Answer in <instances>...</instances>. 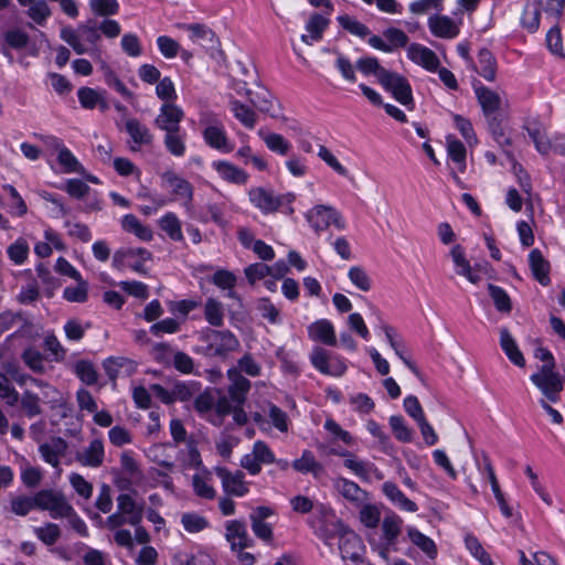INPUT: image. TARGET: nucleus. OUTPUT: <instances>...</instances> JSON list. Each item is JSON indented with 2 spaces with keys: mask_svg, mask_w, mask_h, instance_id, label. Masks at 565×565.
Listing matches in <instances>:
<instances>
[{
  "mask_svg": "<svg viewBox=\"0 0 565 565\" xmlns=\"http://www.w3.org/2000/svg\"><path fill=\"white\" fill-rule=\"evenodd\" d=\"M227 379L231 382L227 394L220 391L218 418L232 415L234 424H247L244 405L252 387L250 381L243 376L237 367L227 370Z\"/></svg>",
  "mask_w": 565,
  "mask_h": 565,
  "instance_id": "f257e3e1",
  "label": "nucleus"
},
{
  "mask_svg": "<svg viewBox=\"0 0 565 565\" xmlns=\"http://www.w3.org/2000/svg\"><path fill=\"white\" fill-rule=\"evenodd\" d=\"M248 198L263 214H271L279 210L289 215L294 213L291 204L296 196L291 192L276 195L273 191L257 186L249 190Z\"/></svg>",
  "mask_w": 565,
  "mask_h": 565,
  "instance_id": "f03ea898",
  "label": "nucleus"
},
{
  "mask_svg": "<svg viewBox=\"0 0 565 565\" xmlns=\"http://www.w3.org/2000/svg\"><path fill=\"white\" fill-rule=\"evenodd\" d=\"M117 512L106 519L109 530L119 529L128 523L137 526L141 523L145 513V502L138 503L130 494L121 493L117 497Z\"/></svg>",
  "mask_w": 565,
  "mask_h": 565,
  "instance_id": "7ed1b4c3",
  "label": "nucleus"
},
{
  "mask_svg": "<svg viewBox=\"0 0 565 565\" xmlns=\"http://www.w3.org/2000/svg\"><path fill=\"white\" fill-rule=\"evenodd\" d=\"M203 126L202 138L207 147L222 153H230L234 150L225 127L221 119L214 114H206L200 119Z\"/></svg>",
  "mask_w": 565,
  "mask_h": 565,
  "instance_id": "20e7f679",
  "label": "nucleus"
},
{
  "mask_svg": "<svg viewBox=\"0 0 565 565\" xmlns=\"http://www.w3.org/2000/svg\"><path fill=\"white\" fill-rule=\"evenodd\" d=\"M206 354L211 356H226L239 348V341L230 330L209 329L204 335Z\"/></svg>",
  "mask_w": 565,
  "mask_h": 565,
  "instance_id": "39448f33",
  "label": "nucleus"
},
{
  "mask_svg": "<svg viewBox=\"0 0 565 565\" xmlns=\"http://www.w3.org/2000/svg\"><path fill=\"white\" fill-rule=\"evenodd\" d=\"M530 379L548 401L554 403L559 398L563 381L561 375L554 372L552 364L542 365L540 371L532 374Z\"/></svg>",
  "mask_w": 565,
  "mask_h": 565,
  "instance_id": "423d86ee",
  "label": "nucleus"
},
{
  "mask_svg": "<svg viewBox=\"0 0 565 565\" xmlns=\"http://www.w3.org/2000/svg\"><path fill=\"white\" fill-rule=\"evenodd\" d=\"M33 498L35 508L49 511L53 519L62 518L63 514H70L72 510V505L62 492L45 489L38 491Z\"/></svg>",
  "mask_w": 565,
  "mask_h": 565,
  "instance_id": "0eeeda50",
  "label": "nucleus"
},
{
  "mask_svg": "<svg viewBox=\"0 0 565 565\" xmlns=\"http://www.w3.org/2000/svg\"><path fill=\"white\" fill-rule=\"evenodd\" d=\"M310 361L315 369L326 375L341 376L347 371V365L341 359L320 347L313 349Z\"/></svg>",
  "mask_w": 565,
  "mask_h": 565,
  "instance_id": "6e6552de",
  "label": "nucleus"
},
{
  "mask_svg": "<svg viewBox=\"0 0 565 565\" xmlns=\"http://www.w3.org/2000/svg\"><path fill=\"white\" fill-rule=\"evenodd\" d=\"M180 28L190 32V39L193 42H198L211 56L215 53H222L221 43L215 32L205 24L202 23H190L180 24Z\"/></svg>",
  "mask_w": 565,
  "mask_h": 565,
  "instance_id": "1a4fd4ad",
  "label": "nucleus"
},
{
  "mask_svg": "<svg viewBox=\"0 0 565 565\" xmlns=\"http://www.w3.org/2000/svg\"><path fill=\"white\" fill-rule=\"evenodd\" d=\"M381 85L385 90L390 92L399 104L404 106L414 104L412 86L403 75L391 71L390 76H387Z\"/></svg>",
  "mask_w": 565,
  "mask_h": 565,
  "instance_id": "9d476101",
  "label": "nucleus"
},
{
  "mask_svg": "<svg viewBox=\"0 0 565 565\" xmlns=\"http://www.w3.org/2000/svg\"><path fill=\"white\" fill-rule=\"evenodd\" d=\"M79 407L77 420H83L84 413L93 416L94 424H111V415L107 411H99L93 395L86 388H79L76 393Z\"/></svg>",
  "mask_w": 565,
  "mask_h": 565,
  "instance_id": "9b49d317",
  "label": "nucleus"
},
{
  "mask_svg": "<svg viewBox=\"0 0 565 565\" xmlns=\"http://www.w3.org/2000/svg\"><path fill=\"white\" fill-rule=\"evenodd\" d=\"M184 117L182 108L174 103H163L159 115L154 118V125L164 132H178Z\"/></svg>",
  "mask_w": 565,
  "mask_h": 565,
  "instance_id": "f8f14e48",
  "label": "nucleus"
},
{
  "mask_svg": "<svg viewBox=\"0 0 565 565\" xmlns=\"http://www.w3.org/2000/svg\"><path fill=\"white\" fill-rule=\"evenodd\" d=\"M220 390L206 388L194 398L193 407L203 419H210L215 414L218 417Z\"/></svg>",
  "mask_w": 565,
  "mask_h": 565,
  "instance_id": "ddd939ff",
  "label": "nucleus"
},
{
  "mask_svg": "<svg viewBox=\"0 0 565 565\" xmlns=\"http://www.w3.org/2000/svg\"><path fill=\"white\" fill-rule=\"evenodd\" d=\"M407 57L428 72H436L440 65L437 54L419 43H412L407 47Z\"/></svg>",
  "mask_w": 565,
  "mask_h": 565,
  "instance_id": "4468645a",
  "label": "nucleus"
},
{
  "mask_svg": "<svg viewBox=\"0 0 565 565\" xmlns=\"http://www.w3.org/2000/svg\"><path fill=\"white\" fill-rule=\"evenodd\" d=\"M473 89L484 117L501 114V97L497 92L481 83L475 84Z\"/></svg>",
  "mask_w": 565,
  "mask_h": 565,
  "instance_id": "2eb2a0df",
  "label": "nucleus"
},
{
  "mask_svg": "<svg viewBox=\"0 0 565 565\" xmlns=\"http://www.w3.org/2000/svg\"><path fill=\"white\" fill-rule=\"evenodd\" d=\"M225 537L232 550H244L252 546L253 540L248 536L245 523L238 520L228 521Z\"/></svg>",
  "mask_w": 565,
  "mask_h": 565,
  "instance_id": "dca6fc26",
  "label": "nucleus"
},
{
  "mask_svg": "<svg viewBox=\"0 0 565 565\" xmlns=\"http://www.w3.org/2000/svg\"><path fill=\"white\" fill-rule=\"evenodd\" d=\"M126 132L130 136L132 142L136 146H131L130 149L136 151L141 146H150L153 142V135L150 129L140 122L136 118L127 119L125 122Z\"/></svg>",
  "mask_w": 565,
  "mask_h": 565,
  "instance_id": "f3484780",
  "label": "nucleus"
},
{
  "mask_svg": "<svg viewBox=\"0 0 565 565\" xmlns=\"http://www.w3.org/2000/svg\"><path fill=\"white\" fill-rule=\"evenodd\" d=\"M308 335L315 342L333 347L337 337L333 324L328 319H319L308 327Z\"/></svg>",
  "mask_w": 565,
  "mask_h": 565,
  "instance_id": "a211bd4d",
  "label": "nucleus"
},
{
  "mask_svg": "<svg viewBox=\"0 0 565 565\" xmlns=\"http://www.w3.org/2000/svg\"><path fill=\"white\" fill-rule=\"evenodd\" d=\"M217 476L222 479L224 491L230 495L243 497L248 492V488L244 482V473L236 471L232 473L222 468L217 470Z\"/></svg>",
  "mask_w": 565,
  "mask_h": 565,
  "instance_id": "6ab92c4d",
  "label": "nucleus"
},
{
  "mask_svg": "<svg viewBox=\"0 0 565 565\" xmlns=\"http://www.w3.org/2000/svg\"><path fill=\"white\" fill-rule=\"evenodd\" d=\"M529 265L535 280H537L542 286H548L551 284V264L544 258L539 248H534L530 252Z\"/></svg>",
  "mask_w": 565,
  "mask_h": 565,
  "instance_id": "aec40b11",
  "label": "nucleus"
},
{
  "mask_svg": "<svg viewBox=\"0 0 565 565\" xmlns=\"http://www.w3.org/2000/svg\"><path fill=\"white\" fill-rule=\"evenodd\" d=\"M212 167L228 183L243 185L248 181V173L228 161H213Z\"/></svg>",
  "mask_w": 565,
  "mask_h": 565,
  "instance_id": "412c9836",
  "label": "nucleus"
},
{
  "mask_svg": "<svg viewBox=\"0 0 565 565\" xmlns=\"http://www.w3.org/2000/svg\"><path fill=\"white\" fill-rule=\"evenodd\" d=\"M428 28L433 35L441 39H454L459 34L458 26L447 15L435 14L429 17Z\"/></svg>",
  "mask_w": 565,
  "mask_h": 565,
  "instance_id": "4be33fe9",
  "label": "nucleus"
},
{
  "mask_svg": "<svg viewBox=\"0 0 565 565\" xmlns=\"http://www.w3.org/2000/svg\"><path fill=\"white\" fill-rule=\"evenodd\" d=\"M66 441L61 437H53L50 441L40 445L39 451L43 460L53 467H57L60 458L65 455Z\"/></svg>",
  "mask_w": 565,
  "mask_h": 565,
  "instance_id": "5701e85b",
  "label": "nucleus"
},
{
  "mask_svg": "<svg viewBox=\"0 0 565 565\" xmlns=\"http://www.w3.org/2000/svg\"><path fill=\"white\" fill-rule=\"evenodd\" d=\"M162 180L164 183L171 188L172 193L180 199L186 200V202H191L193 198V186L192 184L175 174L173 171H167L162 174Z\"/></svg>",
  "mask_w": 565,
  "mask_h": 565,
  "instance_id": "b1692460",
  "label": "nucleus"
},
{
  "mask_svg": "<svg viewBox=\"0 0 565 565\" xmlns=\"http://www.w3.org/2000/svg\"><path fill=\"white\" fill-rule=\"evenodd\" d=\"M3 41L4 44L0 51L6 57L12 61V54L9 49L22 50L26 47L30 42V36L20 29H10L3 33Z\"/></svg>",
  "mask_w": 565,
  "mask_h": 565,
  "instance_id": "393cba45",
  "label": "nucleus"
},
{
  "mask_svg": "<svg viewBox=\"0 0 565 565\" xmlns=\"http://www.w3.org/2000/svg\"><path fill=\"white\" fill-rule=\"evenodd\" d=\"M329 19L322 17L319 13H313L306 23V31L309 34H302L300 38L301 41L308 45L320 41L323 36V32L329 25Z\"/></svg>",
  "mask_w": 565,
  "mask_h": 565,
  "instance_id": "a878e982",
  "label": "nucleus"
},
{
  "mask_svg": "<svg viewBox=\"0 0 565 565\" xmlns=\"http://www.w3.org/2000/svg\"><path fill=\"white\" fill-rule=\"evenodd\" d=\"M291 467L300 473H311L315 478H319L324 472L322 463L308 449L302 451L300 458L292 461Z\"/></svg>",
  "mask_w": 565,
  "mask_h": 565,
  "instance_id": "bb28decb",
  "label": "nucleus"
},
{
  "mask_svg": "<svg viewBox=\"0 0 565 565\" xmlns=\"http://www.w3.org/2000/svg\"><path fill=\"white\" fill-rule=\"evenodd\" d=\"M500 345L514 365L520 367L525 365V359L508 328H501L500 330Z\"/></svg>",
  "mask_w": 565,
  "mask_h": 565,
  "instance_id": "cd10ccee",
  "label": "nucleus"
},
{
  "mask_svg": "<svg viewBox=\"0 0 565 565\" xmlns=\"http://www.w3.org/2000/svg\"><path fill=\"white\" fill-rule=\"evenodd\" d=\"M488 130L491 134L493 140L504 150V152L512 158L510 151L505 148L511 146V138L507 136L505 129L502 125L503 117L501 114L486 117Z\"/></svg>",
  "mask_w": 565,
  "mask_h": 565,
  "instance_id": "c85d7f7f",
  "label": "nucleus"
},
{
  "mask_svg": "<svg viewBox=\"0 0 565 565\" xmlns=\"http://www.w3.org/2000/svg\"><path fill=\"white\" fill-rule=\"evenodd\" d=\"M483 463H484V469L487 471V475H488V479H489V482L491 484V489H492V492L498 501V504L500 507V510L502 512V514L505 516V518H510L512 516V510L511 508L509 507V504L507 503L505 501V498L500 489V486H499V482H498V479H497V476L494 473V469H493V466L490 461V458L488 455H483Z\"/></svg>",
  "mask_w": 565,
  "mask_h": 565,
  "instance_id": "c756f323",
  "label": "nucleus"
},
{
  "mask_svg": "<svg viewBox=\"0 0 565 565\" xmlns=\"http://www.w3.org/2000/svg\"><path fill=\"white\" fill-rule=\"evenodd\" d=\"M382 489L384 494L399 509L408 512H416L418 510L417 504L408 499L394 482H384Z\"/></svg>",
  "mask_w": 565,
  "mask_h": 565,
  "instance_id": "7c9ffc66",
  "label": "nucleus"
},
{
  "mask_svg": "<svg viewBox=\"0 0 565 565\" xmlns=\"http://www.w3.org/2000/svg\"><path fill=\"white\" fill-rule=\"evenodd\" d=\"M479 68L475 71L488 82H493L497 75V61L490 50L483 47L478 53Z\"/></svg>",
  "mask_w": 565,
  "mask_h": 565,
  "instance_id": "2f4dec72",
  "label": "nucleus"
},
{
  "mask_svg": "<svg viewBox=\"0 0 565 565\" xmlns=\"http://www.w3.org/2000/svg\"><path fill=\"white\" fill-rule=\"evenodd\" d=\"M356 68L364 75H375L380 84L384 82V79L390 76L388 70L384 68L379 60L374 56H364L360 57L356 61Z\"/></svg>",
  "mask_w": 565,
  "mask_h": 565,
  "instance_id": "473e14b6",
  "label": "nucleus"
},
{
  "mask_svg": "<svg viewBox=\"0 0 565 565\" xmlns=\"http://www.w3.org/2000/svg\"><path fill=\"white\" fill-rule=\"evenodd\" d=\"M245 95L248 97L250 104L262 113L269 114L270 117L276 118L277 115L271 113L273 97L268 89L259 87V90L253 92L246 88Z\"/></svg>",
  "mask_w": 565,
  "mask_h": 565,
  "instance_id": "72a5a7b5",
  "label": "nucleus"
},
{
  "mask_svg": "<svg viewBox=\"0 0 565 565\" xmlns=\"http://www.w3.org/2000/svg\"><path fill=\"white\" fill-rule=\"evenodd\" d=\"M331 211H333L331 206L317 205L308 212L307 220L317 233L324 231L331 225Z\"/></svg>",
  "mask_w": 565,
  "mask_h": 565,
  "instance_id": "f704fd0d",
  "label": "nucleus"
},
{
  "mask_svg": "<svg viewBox=\"0 0 565 565\" xmlns=\"http://www.w3.org/2000/svg\"><path fill=\"white\" fill-rule=\"evenodd\" d=\"M77 459L84 466L99 467L104 461V445L102 440H92L83 454L78 455Z\"/></svg>",
  "mask_w": 565,
  "mask_h": 565,
  "instance_id": "c9c22d12",
  "label": "nucleus"
},
{
  "mask_svg": "<svg viewBox=\"0 0 565 565\" xmlns=\"http://www.w3.org/2000/svg\"><path fill=\"white\" fill-rule=\"evenodd\" d=\"M230 109L234 117L247 129H253L257 121L256 113L237 99L230 100Z\"/></svg>",
  "mask_w": 565,
  "mask_h": 565,
  "instance_id": "e433bc0d",
  "label": "nucleus"
},
{
  "mask_svg": "<svg viewBox=\"0 0 565 565\" xmlns=\"http://www.w3.org/2000/svg\"><path fill=\"white\" fill-rule=\"evenodd\" d=\"M407 534L411 542L425 553L428 558L435 559L437 557V546L430 537L415 527H409Z\"/></svg>",
  "mask_w": 565,
  "mask_h": 565,
  "instance_id": "4c0bfd02",
  "label": "nucleus"
},
{
  "mask_svg": "<svg viewBox=\"0 0 565 565\" xmlns=\"http://www.w3.org/2000/svg\"><path fill=\"white\" fill-rule=\"evenodd\" d=\"M446 142L448 157L458 164L460 172H465L467 158V150L465 145L451 135L446 137Z\"/></svg>",
  "mask_w": 565,
  "mask_h": 565,
  "instance_id": "58836bf2",
  "label": "nucleus"
},
{
  "mask_svg": "<svg viewBox=\"0 0 565 565\" xmlns=\"http://www.w3.org/2000/svg\"><path fill=\"white\" fill-rule=\"evenodd\" d=\"M334 488L347 500L352 502H361L366 494L358 483L345 478H338L334 480Z\"/></svg>",
  "mask_w": 565,
  "mask_h": 565,
  "instance_id": "ea45409f",
  "label": "nucleus"
},
{
  "mask_svg": "<svg viewBox=\"0 0 565 565\" xmlns=\"http://www.w3.org/2000/svg\"><path fill=\"white\" fill-rule=\"evenodd\" d=\"M121 227L126 232L134 233L141 241L149 242L152 239V231L149 227L143 226L134 214H126L122 217Z\"/></svg>",
  "mask_w": 565,
  "mask_h": 565,
  "instance_id": "a19ab883",
  "label": "nucleus"
},
{
  "mask_svg": "<svg viewBox=\"0 0 565 565\" xmlns=\"http://www.w3.org/2000/svg\"><path fill=\"white\" fill-rule=\"evenodd\" d=\"M200 391V383L195 381H175L171 388L173 403L175 401L188 402Z\"/></svg>",
  "mask_w": 565,
  "mask_h": 565,
  "instance_id": "79ce46f5",
  "label": "nucleus"
},
{
  "mask_svg": "<svg viewBox=\"0 0 565 565\" xmlns=\"http://www.w3.org/2000/svg\"><path fill=\"white\" fill-rule=\"evenodd\" d=\"M163 145L167 151L174 157H183L185 154V132L181 129L178 132H166Z\"/></svg>",
  "mask_w": 565,
  "mask_h": 565,
  "instance_id": "37998d69",
  "label": "nucleus"
},
{
  "mask_svg": "<svg viewBox=\"0 0 565 565\" xmlns=\"http://www.w3.org/2000/svg\"><path fill=\"white\" fill-rule=\"evenodd\" d=\"M259 137L264 140L267 148L281 156H286L291 149V143L279 134H267L265 135L260 129L258 131Z\"/></svg>",
  "mask_w": 565,
  "mask_h": 565,
  "instance_id": "c03bdc74",
  "label": "nucleus"
},
{
  "mask_svg": "<svg viewBox=\"0 0 565 565\" xmlns=\"http://www.w3.org/2000/svg\"><path fill=\"white\" fill-rule=\"evenodd\" d=\"M487 288L495 309L503 313H510L512 301L508 292L502 287L493 284H488Z\"/></svg>",
  "mask_w": 565,
  "mask_h": 565,
  "instance_id": "a18cd8bd",
  "label": "nucleus"
},
{
  "mask_svg": "<svg viewBox=\"0 0 565 565\" xmlns=\"http://www.w3.org/2000/svg\"><path fill=\"white\" fill-rule=\"evenodd\" d=\"M160 228L167 233V235L175 242L183 241V234L181 231V223L177 215L172 212L164 214L159 221Z\"/></svg>",
  "mask_w": 565,
  "mask_h": 565,
  "instance_id": "49530a36",
  "label": "nucleus"
},
{
  "mask_svg": "<svg viewBox=\"0 0 565 565\" xmlns=\"http://www.w3.org/2000/svg\"><path fill=\"white\" fill-rule=\"evenodd\" d=\"M57 161L65 173H83L84 167L70 149L62 146L58 150Z\"/></svg>",
  "mask_w": 565,
  "mask_h": 565,
  "instance_id": "de8ad7c7",
  "label": "nucleus"
},
{
  "mask_svg": "<svg viewBox=\"0 0 565 565\" xmlns=\"http://www.w3.org/2000/svg\"><path fill=\"white\" fill-rule=\"evenodd\" d=\"M76 286H67L63 291V298L70 302L83 303L88 299V282L81 277L75 280Z\"/></svg>",
  "mask_w": 565,
  "mask_h": 565,
  "instance_id": "09e8293b",
  "label": "nucleus"
},
{
  "mask_svg": "<svg viewBox=\"0 0 565 565\" xmlns=\"http://www.w3.org/2000/svg\"><path fill=\"white\" fill-rule=\"evenodd\" d=\"M76 376L86 385H94L98 381L95 365L88 360H79L74 365Z\"/></svg>",
  "mask_w": 565,
  "mask_h": 565,
  "instance_id": "8fccbe9b",
  "label": "nucleus"
},
{
  "mask_svg": "<svg viewBox=\"0 0 565 565\" xmlns=\"http://www.w3.org/2000/svg\"><path fill=\"white\" fill-rule=\"evenodd\" d=\"M204 317L211 326L222 327L224 321L222 302L214 298H209L204 306Z\"/></svg>",
  "mask_w": 565,
  "mask_h": 565,
  "instance_id": "3c124183",
  "label": "nucleus"
},
{
  "mask_svg": "<svg viewBox=\"0 0 565 565\" xmlns=\"http://www.w3.org/2000/svg\"><path fill=\"white\" fill-rule=\"evenodd\" d=\"M524 129L533 141L536 151L543 156L548 154L552 149V143L546 134L540 129L539 125H535L534 127H524Z\"/></svg>",
  "mask_w": 565,
  "mask_h": 565,
  "instance_id": "603ef678",
  "label": "nucleus"
},
{
  "mask_svg": "<svg viewBox=\"0 0 565 565\" xmlns=\"http://www.w3.org/2000/svg\"><path fill=\"white\" fill-rule=\"evenodd\" d=\"M337 21L342 29L361 39H364L371 33L370 29L365 24L348 14L339 15Z\"/></svg>",
  "mask_w": 565,
  "mask_h": 565,
  "instance_id": "864d4df0",
  "label": "nucleus"
},
{
  "mask_svg": "<svg viewBox=\"0 0 565 565\" xmlns=\"http://www.w3.org/2000/svg\"><path fill=\"white\" fill-rule=\"evenodd\" d=\"M28 15L39 25H44L51 15V9L45 0H33L29 3Z\"/></svg>",
  "mask_w": 565,
  "mask_h": 565,
  "instance_id": "5fc2aeb1",
  "label": "nucleus"
},
{
  "mask_svg": "<svg viewBox=\"0 0 565 565\" xmlns=\"http://www.w3.org/2000/svg\"><path fill=\"white\" fill-rule=\"evenodd\" d=\"M401 524L402 519L396 515H386L382 522V530L384 539L386 540L387 544L391 545L395 542L397 536L401 533Z\"/></svg>",
  "mask_w": 565,
  "mask_h": 565,
  "instance_id": "6e6d98bb",
  "label": "nucleus"
},
{
  "mask_svg": "<svg viewBox=\"0 0 565 565\" xmlns=\"http://www.w3.org/2000/svg\"><path fill=\"white\" fill-rule=\"evenodd\" d=\"M384 333L391 348L395 354L403 361V363L415 374L419 375V370L416 364L404 355L401 344L394 338V329L391 326H384Z\"/></svg>",
  "mask_w": 565,
  "mask_h": 565,
  "instance_id": "4d7b16f0",
  "label": "nucleus"
},
{
  "mask_svg": "<svg viewBox=\"0 0 565 565\" xmlns=\"http://www.w3.org/2000/svg\"><path fill=\"white\" fill-rule=\"evenodd\" d=\"M465 543L470 553L482 564V565H494L489 553L482 547L479 540L473 535H467Z\"/></svg>",
  "mask_w": 565,
  "mask_h": 565,
  "instance_id": "13d9d810",
  "label": "nucleus"
},
{
  "mask_svg": "<svg viewBox=\"0 0 565 565\" xmlns=\"http://www.w3.org/2000/svg\"><path fill=\"white\" fill-rule=\"evenodd\" d=\"M156 95L164 103H173L178 98L174 84L169 76H164L158 81Z\"/></svg>",
  "mask_w": 565,
  "mask_h": 565,
  "instance_id": "bf43d9fd",
  "label": "nucleus"
},
{
  "mask_svg": "<svg viewBox=\"0 0 565 565\" xmlns=\"http://www.w3.org/2000/svg\"><path fill=\"white\" fill-rule=\"evenodd\" d=\"M404 409L407 415L416 422V424H428L425 418L422 405L418 398L414 395H408L404 398Z\"/></svg>",
  "mask_w": 565,
  "mask_h": 565,
  "instance_id": "052dcab7",
  "label": "nucleus"
},
{
  "mask_svg": "<svg viewBox=\"0 0 565 565\" xmlns=\"http://www.w3.org/2000/svg\"><path fill=\"white\" fill-rule=\"evenodd\" d=\"M36 537L46 545H53L61 536L60 526L55 523H46L44 526L35 527Z\"/></svg>",
  "mask_w": 565,
  "mask_h": 565,
  "instance_id": "680f3d73",
  "label": "nucleus"
},
{
  "mask_svg": "<svg viewBox=\"0 0 565 565\" xmlns=\"http://www.w3.org/2000/svg\"><path fill=\"white\" fill-rule=\"evenodd\" d=\"M34 498L29 495H17L10 501L11 512L18 516H25L35 509Z\"/></svg>",
  "mask_w": 565,
  "mask_h": 565,
  "instance_id": "e2e57ef3",
  "label": "nucleus"
},
{
  "mask_svg": "<svg viewBox=\"0 0 565 565\" xmlns=\"http://www.w3.org/2000/svg\"><path fill=\"white\" fill-rule=\"evenodd\" d=\"M90 10L100 17L115 15L119 11L117 0H89Z\"/></svg>",
  "mask_w": 565,
  "mask_h": 565,
  "instance_id": "0e129e2a",
  "label": "nucleus"
},
{
  "mask_svg": "<svg viewBox=\"0 0 565 565\" xmlns=\"http://www.w3.org/2000/svg\"><path fill=\"white\" fill-rule=\"evenodd\" d=\"M348 277L351 282L362 291H369L372 287L369 275L360 266L351 267L349 269Z\"/></svg>",
  "mask_w": 565,
  "mask_h": 565,
  "instance_id": "69168bd1",
  "label": "nucleus"
},
{
  "mask_svg": "<svg viewBox=\"0 0 565 565\" xmlns=\"http://www.w3.org/2000/svg\"><path fill=\"white\" fill-rule=\"evenodd\" d=\"M8 256L15 264H23L29 255V245L23 239H17L8 247Z\"/></svg>",
  "mask_w": 565,
  "mask_h": 565,
  "instance_id": "338daca9",
  "label": "nucleus"
},
{
  "mask_svg": "<svg viewBox=\"0 0 565 565\" xmlns=\"http://www.w3.org/2000/svg\"><path fill=\"white\" fill-rule=\"evenodd\" d=\"M77 97L81 106L85 109H94L100 102V93L90 87H81L77 90Z\"/></svg>",
  "mask_w": 565,
  "mask_h": 565,
  "instance_id": "774afa93",
  "label": "nucleus"
}]
</instances>
